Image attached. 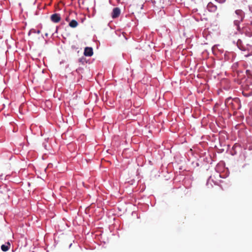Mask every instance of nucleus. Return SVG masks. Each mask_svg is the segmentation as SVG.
<instances>
[{"label":"nucleus","mask_w":252,"mask_h":252,"mask_svg":"<svg viewBox=\"0 0 252 252\" xmlns=\"http://www.w3.org/2000/svg\"><path fill=\"white\" fill-rule=\"evenodd\" d=\"M225 104L227 107L231 106L232 108H234L235 104L238 105L237 109L240 107L239 100L237 98L232 99L231 98H227L225 101ZM234 109H235V108H234Z\"/></svg>","instance_id":"1"},{"label":"nucleus","mask_w":252,"mask_h":252,"mask_svg":"<svg viewBox=\"0 0 252 252\" xmlns=\"http://www.w3.org/2000/svg\"><path fill=\"white\" fill-rule=\"evenodd\" d=\"M61 16L59 14L55 13L51 16V20L54 23H58L61 21Z\"/></svg>","instance_id":"2"},{"label":"nucleus","mask_w":252,"mask_h":252,"mask_svg":"<svg viewBox=\"0 0 252 252\" xmlns=\"http://www.w3.org/2000/svg\"><path fill=\"white\" fill-rule=\"evenodd\" d=\"M120 14V9L118 7H115L113 9L112 13V17L113 18H116L119 16Z\"/></svg>","instance_id":"3"},{"label":"nucleus","mask_w":252,"mask_h":252,"mask_svg":"<svg viewBox=\"0 0 252 252\" xmlns=\"http://www.w3.org/2000/svg\"><path fill=\"white\" fill-rule=\"evenodd\" d=\"M84 54L86 56L91 57L93 55V49L91 47H86Z\"/></svg>","instance_id":"4"},{"label":"nucleus","mask_w":252,"mask_h":252,"mask_svg":"<svg viewBox=\"0 0 252 252\" xmlns=\"http://www.w3.org/2000/svg\"><path fill=\"white\" fill-rule=\"evenodd\" d=\"M207 9L212 12H215L217 10V7L212 2H209L207 6Z\"/></svg>","instance_id":"5"},{"label":"nucleus","mask_w":252,"mask_h":252,"mask_svg":"<svg viewBox=\"0 0 252 252\" xmlns=\"http://www.w3.org/2000/svg\"><path fill=\"white\" fill-rule=\"evenodd\" d=\"M10 244L9 242H7L6 244L2 245L1 246V249L3 252L7 251L10 248Z\"/></svg>","instance_id":"6"},{"label":"nucleus","mask_w":252,"mask_h":252,"mask_svg":"<svg viewBox=\"0 0 252 252\" xmlns=\"http://www.w3.org/2000/svg\"><path fill=\"white\" fill-rule=\"evenodd\" d=\"M78 25V23L75 20H71L69 23V26L72 28L77 27Z\"/></svg>","instance_id":"7"},{"label":"nucleus","mask_w":252,"mask_h":252,"mask_svg":"<svg viewBox=\"0 0 252 252\" xmlns=\"http://www.w3.org/2000/svg\"><path fill=\"white\" fill-rule=\"evenodd\" d=\"M216 0L218 1L220 3H223L225 1V0Z\"/></svg>","instance_id":"8"},{"label":"nucleus","mask_w":252,"mask_h":252,"mask_svg":"<svg viewBox=\"0 0 252 252\" xmlns=\"http://www.w3.org/2000/svg\"><path fill=\"white\" fill-rule=\"evenodd\" d=\"M241 12H242L241 10H237L236 11V13L237 14H239Z\"/></svg>","instance_id":"9"},{"label":"nucleus","mask_w":252,"mask_h":252,"mask_svg":"<svg viewBox=\"0 0 252 252\" xmlns=\"http://www.w3.org/2000/svg\"><path fill=\"white\" fill-rule=\"evenodd\" d=\"M38 33H39L40 32V31H38L37 32Z\"/></svg>","instance_id":"10"}]
</instances>
